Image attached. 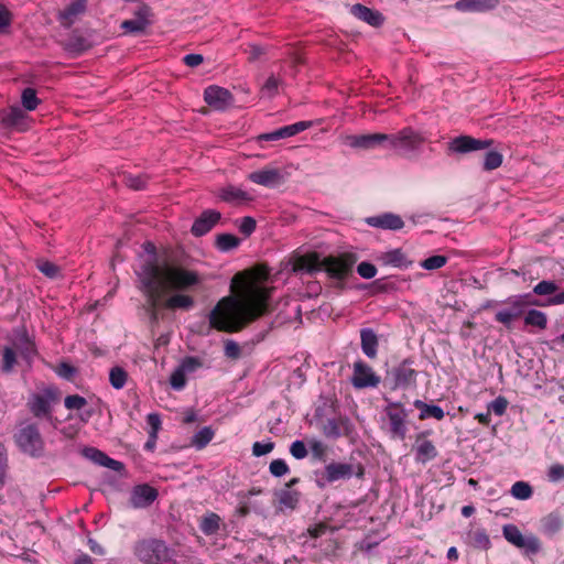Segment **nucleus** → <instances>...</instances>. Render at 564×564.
I'll use <instances>...</instances> for the list:
<instances>
[{
	"mask_svg": "<svg viewBox=\"0 0 564 564\" xmlns=\"http://www.w3.org/2000/svg\"><path fill=\"white\" fill-rule=\"evenodd\" d=\"M34 355V343L29 338L26 332L15 330L14 337L10 339V345H6L1 349L0 369L3 373H11L18 365V356L30 364Z\"/></svg>",
	"mask_w": 564,
	"mask_h": 564,
	"instance_id": "7ed1b4c3",
	"label": "nucleus"
},
{
	"mask_svg": "<svg viewBox=\"0 0 564 564\" xmlns=\"http://www.w3.org/2000/svg\"><path fill=\"white\" fill-rule=\"evenodd\" d=\"M507 406L508 401L503 397H498L492 402H490L488 410L494 412L496 415L501 416L506 413Z\"/></svg>",
	"mask_w": 564,
	"mask_h": 564,
	"instance_id": "69168bd1",
	"label": "nucleus"
},
{
	"mask_svg": "<svg viewBox=\"0 0 564 564\" xmlns=\"http://www.w3.org/2000/svg\"><path fill=\"white\" fill-rule=\"evenodd\" d=\"M503 538L524 554H536L541 551V542L534 534H522L516 524L508 523L502 527Z\"/></svg>",
	"mask_w": 564,
	"mask_h": 564,
	"instance_id": "9d476101",
	"label": "nucleus"
},
{
	"mask_svg": "<svg viewBox=\"0 0 564 564\" xmlns=\"http://www.w3.org/2000/svg\"><path fill=\"white\" fill-rule=\"evenodd\" d=\"M377 260L382 265H390L394 268H408L412 262L406 259V256L399 248L386 252H381Z\"/></svg>",
	"mask_w": 564,
	"mask_h": 564,
	"instance_id": "473e14b6",
	"label": "nucleus"
},
{
	"mask_svg": "<svg viewBox=\"0 0 564 564\" xmlns=\"http://www.w3.org/2000/svg\"><path fill=\"white\" fill-rule=\"evenodd\" d=\"M87 0H72L70 3L58 13V20L64 26H70L77 18L85 13Z\"/></svg>",
	"mask_w": 564,
	"mask_h": 564,
	"instance_id": "c85d7f7f",
	"label": "nucleus"
},
{
	"mask_svg": "<svg viewBox=\"0 0 564 564\" xmlns=\"http://www.w3.org/2000/svg\"><path fill=\"white\" fill-rule=\"evenodd\" d=\"M1 123L6 128L23 129L25 126L26 115L24 110L19 107H11L9 110H1Z\"/></svg>",
	"mask_w": 564,
	"mask_h": 564,
	"instance_id": "72a5a7b5",
	"label": "nucleus"
},
{
	"mask_svg": "<svg viewBox=\"0 0 564 564\" xmlns=\"http://www.w3.org/2000/svg\"><path fill=\"white\" fill-rule=\"evenodd\" d=\"M248 180L254 184L272 188L282 184L284 181V176L281 170L279 169L264 167L262 170L251 172L248 175Z\"/></svg>",
	"mask_w": 564,
	"mask_h": 564,
	"instance_id": "4be33fe9",
	"label": "nucleus"
},
{
	"mask_svg": "<svg viewBox=\"0 0 564 564\" xmlns=\"http://www.w3.org/2000/svg\"><path fill=\"white\" fill-rule=\"evenodd\" d=\"M437 456V449L432 441L424 440L415 447V459L419 463L425 464Z\"/></svg>",
	"mask_w": 564,
	"mask_h": 564,
	"instance_id": "58836bf2",
	"label": "nucleus"
},
{
	"mask_svg": "<svg viewBox=\"0 0 564 564\" xmlns=\"http://www.w3.org/2000/svg\"><path fill=\"white\" fill-rule=\"evenodd\" d=\"M59 401L58 389L47 386L33 392L28 398V409L36 419L52 420L53 408Z\"/></svg>",
	"mask_w": 564,
	"mask_h": 564,
	"instance_id": "423d86ee",
	"label": "nucleus"
},
{
	"mask_svg": "<svg viewBox=\"0 0 564 564\" xmlns=\"http://www.w3.org/2000/svg\"><path fill=\"white\" fill-rule=\"evenodd\" d=\"M144 256L139 258V267L135 269L139 286H145L152 291L159 270L163 264L159 262L155 246L148 241L143 243Z\"/></svg>",
	"mask_w": 564,
	"mask_h": 564,
	"instance_id": "39448f33",
	"label": "nucleus"
},
{
	"mask_svg": "<svg viewBox=\"0 0 564 564\" xmlns=\"http://www.w3.org/2000/svg\"><path fill=\"white\" fill-rule=\"evenodd\" d=\"M425 138L412 128H404L397 133L389 134L388 149H392L403 156L419 154Z\"/></svg>",
	"mask_w": 564,
	"mask_h": 564,
	"instance_id": "6e6552de",
	"label": "nucleus"
},
{
	"mask_svg": "<svg viewBox=\"0 0 564 564\" xmlns=\"http://www.w3.org/2000/svg\"><path fill=\"white\" fill-rule=\"evenodd\" d=\"M219 524L220 517L212 512L202 519L199 528L206 535H212L219 530Z\"/></svg>",
	"mask_w": 564,
	"mask_h": 564,
	"instance_id": "c03bdc74",
	"label": "nucleus"
},
{
	"mask_svg": "<svg viewBox=\"0 0 564 564\" xmlns=\"http://www.w3.org/2000/svg\"><path fill=\"white\" fill-rule=\"evenodd\" d=\"M312 127V121H299L293 124L281 127L274 131L259 135L260 141H278L293 137Z\"/></svg>",
	"mask_w": 564,
	"mask_h": 564,
	"instance_id": "5701e85b",
	"label": "nucleus"
},
{
	"mask_svg": "<svg viewBox=\"0 0 564 564\" xmlns=\"http://www.w3.org/2000/svg\"><path fill=\"white\" fill-rule=\"evenodd\" d=\"M204 100L216 110H225L232 106L234 96L228 89L213 85L205 89Z\"/></svg>",
	"mask_w": 564,
	"mask_h": 564,
	"instance_id": "a211bd4d",
	"label": "nucleus"
},
{
	"mask_svg": "<svg viewBox=\"0 0 564 564\" xmlns=\"http://www.w3.org/2000/svg\"><path fill=\"white\" fill-rule=\"evenodd\" d=\"M214 437V431L209 426H204L194 434L192 445L197 449L204 448Z\"/></svg>",
	"mask_w": 564,
	"mask_h": 564,
	"instance_id": "49530a36",
	"label": "nucleus"
},
{
	"mask_svg": "<svg viewBox=\"0 0 564 564\" xmlns=\"http://www.w3.org/2000/svg\"><path fill=\"white\" fill-rule=\"evenodd\" d=\"M240 239L231 234H220L216 238V247L221 252H228L240 245Z\"/></svg>",
	"mask_w": 564,
	"mask_h": 564,
	"instance_id": "a19ab883",
	"label": "nucleus"
},
{
	"mask_svg": "<svg viewBox=\"0 0 564 564\" xmlns=\"http://www.w3.org/2000/svg\"><path fill=\"white\" fill-rule=\"evenodd\" d=\"M202 366L203 362L198 357L188 356L182 359L178 368H181L184 373H191L196 371Z\"/></svg>",
	"mask_w": 564,
	"mask_h": 564,
	"instance_id": "5fc2aeb1",
	"label": "nucleus"
},
{
	"mask_svg": "<svg viewBox=\"0 0 564 564\" xmlns=\"http://www.w3.org/2000/svg\"><path fill=\"white\" fill-rule=\"evenodd\" d=\"M492 144V140H481L475 139L469 135H459L454 138L449 144L448 149L455 153H468L471 151H478L482 149H487Z\"/></svg>",
	"mask_w": 564,
	"mask_h": 564,
	"instance_id": "aec40b11",
	"label": "nucleus"
},
{
	"mask_svg": "<svg viewBox=\"0 0 564 564\" xmlns=\"http://www.w3.org/2000/svg\"><path fill=\"white\" fill-rule=\"evenodd\" d=\"M158 495V490L148 484L137 485L130 492L129 503L134 509H144L155 501Z\"/></svg>",
	"mask_w": 564,
	"mask_h": 564,
	"instance_id": "6ab92c4d",
	"label": "nucleus"
},
{
	"mask_svg": "<svg viewBox=\"0 0 564 564\" xmlns=\"http://www.w3.org/2000/svg\"><path fill=\"white\" fill-rule=\"evenodd\" d=\"M22 106L28 111H33L40 104V99L36 97L35 89L28 87L22 91L21 95Z\"/></svg>",
	"mask_w": 564,
	"mask_h": 564,
	"instance_id": "de8ad7c7",
	"label": "nucleus"
},
{
	"mask_svg": "<svg viewBox=\"0 0 564 564\" xmlns=\"http://www.w3.org/2000/svg\"><path fill=\"white\" fill-rule=\"evenodd\" d=\"M357 262V256L354 253H341L337 257H326L323 259L321 265L323 270L336 280L346 279L351 272Z\"/></svg>",
	"mask_w": 564,
	"mask_h": 564,
	"instance_id": "4468645a",
	"label": "nucleus"
},
{
	"mask_svg": "<svg viewBox=\"0 0 564 564\" xmlns=\"http://www.w3.org/2000/svg\"><path fill=\"white\" fill-rule=\"evenodd\" d=\"M498 0H459L456 8L462 11H486L498 6Z\"/></svg>",
	"mask_w": 564,
	"mask_h": 564,
	"instance_id": "4c0bfd02",
	"label": "nucleus"
},
{
	"mask_svg": "<svg viewBox=\"0 0 564 564\" xmlns=\"http://www.w3.org/2000/svg\"><path fill=\"white\" fill-rule=\"evenodd\" d=\"M412 362L408 359L394 367L390 375L393 378V388H406L416 380V371L411 367Z\"/></svg>",
	"mask_w": 564,
	"mask_h": 564,
	"instance_id": "b1692460",
	"label": "nucleus"
},
{
	"mask_svg": "<svg viewBox=\"0 0 564 564\" xmlns=\"http://www.w3.org/2000/svg\"><path fill=\"white\" fill-rule=\"evenodd\" d=\"M279 508L294 509L300 500V492L296 490L283 489L279 494Z\"/></svg>",
	"mask_w": 564,
	"mask_h": 564,
	"instance_id": "ea45409f",
	"label": "nucleus"
},
{
	"mask_svg": "<svg viewBox=\"0 0 564 564\" xmlns=\"http://www.w3.org/2000/svg\"><path fill=\"white\" fill-rule=\"evenodd\" d=\"M558 286L554 281L543 280L533 288V293L538 295H552Z\"/></svg>",
	"mask_w": 564,
	"mask_h": 564,
	"instance_id": "864d4df0",
	"label": "nucleus"
},
{
	"mask_svg": "<svg viewBox=\"0 0 564 564\" xmlns=\"http://www.w3.org/2000/svg\"><path fill=\"white\" fill-rule=\"evenodd\" d=\"M503 538L524 554H536L541 551V542L534 534H522L516 524L508 523L502 527Z\"/></svg>",
	"mask_w": 564,
	"mask_h": 564,
	"instance_id": "f8f14e48",
	"label": "nucleus"
},
{
	"mask_svg": "<svg viewBox=\"0 0 564 564\" xmlns=\"http://www.w3.org/2000/svg\"><path fill=\"white\" fill-rule=\"evenodd\" d=\"M186 373H184L181 368H176L171 377H170V384L174 390H182L186 384Z\"/></svg>",
	"mask_w": 564,
	"mask_h": 564,
	"instance_id": "680f3d73",
	"label": "nucleus"
},
{
	"mask_svg": "<svg viewBox=\"0 0 564 564\" xmlns=\"http://www.w3.org/2000/svg\"><path fill=\"white\" fill-rule=\"evenodd\" d=\"M366 223L375 228H380L384 230H400L404 227V221L402 218L393 213H382L376 216H371L366 218Z\"/></svg>",
	"mask_w": 564,
	"mask_h": 564,
	"instance_id": "393cba45",
	"label": "nucleus"
},
{
	"mask_svg": "<svg viewBox=\"0 0 564 564\" xmlns=\"http://www.w3.org/2000/svg\"><path fill=\"white\" fill-rule=\"evenodd\" d=\"M360 346L362 352L370 359L377 357L379 340L372 328H362L360 330Z\"/></svg>",
	"mask_w": 564,
	"mask_h": 564,
	"instance_id": "2f4dec72",
	"label": "nucleus"
},
{
	"mask_svg": "<svg viewBox=\"0 0 564 564\" xmlns=\"http://www.w3.org/2000/svg\"><path fill=\"white\" fill-rule=\"evenodd\" d=\"M220 217L221 215L219 212L214 209L204 210L200 216L193 223L191 232L195 237H202L206 235L219 221Z\"/></svg>",
	"mask_w": 564,
	"mask_h": 564,
	"instance_id": "a878e982",
	"label": "nucleus"
},
{
	"mask_svg": "<svg viewBox=\"0 0 564 564\" xmlns=\"http://www.w3.org/2000/svg\"><path fill=\"white\" fill-rule=\"evenodd\" d=\"M279 85L280 80L274 75H271L261 87V93L271 98L278 94Z\"/></svg>",
	"mask_w": 564,
	"mask_h": 564,
	"instance_id": "13d9d810",
	"label": "nucleus"
},
{
	"mask_svg": "<svg viewBox=\"0 0 564 564\" xmlns=\"http://www.w3.org/2000/svg\"><path fill=\"white\" fill-rule=\"evenodd\" d=\"M14 442L19 449L31 457L44 454V441L35 423L24 422L14 433Z\"/></svg>",
	"mask_w": 564,
	"mask_h": 564,
	"instance_id": "0eeeda50",
	"label": "nucleus"
},
{
	"mask_svg": "<svg viewBox=\"0 0 564 564\" xmlns=\"http://www.w3.org/2000/svg\"><path fill=\"white\" fill-rule=\"evenodd\" d=\"M82 453H83L84 457H86L87 459L91 460L93 463H95L99 466L107 467V468H109L113 471H118V473H120L124 469V465L121 462L109 457L107 454L99 451L98 448L85 447Z\"/></svg>",
	"mask_w": 564,
	"mask_h": 564,
	"instance_id": "cd10ccee",
	"label": "nucleus"
},
{
	"mask_svg": "<svg viewBox=\"0 0 564 564\" xmlns=\"http://www.w3.org/2000/svg\"><path fill=\"white\" fill-rule=\"evenodd\" d=\"M364 471L361 464L330 463L325 466L324 478L327 482H335L340 479H349L352 476L361 478Z\"/></svg>",
	"mask_w": 564,
	"mask_h": 564,
	"instance_id": "2eb2a0df",
	"label": "nucleus"
},
{
	"mask_svg": "<svg viewBox=\"0 0 564 564\" xmlns=\"http://www.w3.org/2000/svg\"><path fill=\"white\" fill-rule=\"evenodd\" d=\"M447 263V258L445 256L436 254L426 258L423 260L420 265L429 271L440 269Z\"/></svg>",
	"mask_w": 564,
	"mask_h": 564,
	"instance_id": "3c124183",
	"label": "nucleus"
},
{
	"mask_svg": "<svg viewBox=\"0 0 564 564\" xmlns=\"http://www.w3.org/2000/svg\"><path fill=\"white\" fill-rule=\"evenodd\" d=\"M151 10L148 6H141L134 13V17L129 20H124L121 23V29L126 33L141 34L151 24Z\"/></svg>",
	"mask_w": 564,
	"mask_h": 564,
	"instance_id": "412c9836",
	"label": "nucleus"
},
{
	"mask_svg": "<svg viewBox=\"0 0 564 564\" xmlns=\"http://www.w3.org/2000/svg\"><path fill=\"white\" fill-rule=\"evenodd\" d=\"M473 544L481 550H487L490 547V539L485 530L475 531L471 535Z\"/></svg>",
	"mask_w": 564,
	"mask_h": 564,
	"instance_id": "052dcab7",
	"label": "nucleus"
},
{
	"mask_svg": "<svg viewBox=\"0 0 564 564\" xmlns=\"http://www.w3.org/2000/svg\"><path fill=\"white\" fill-rule=\"evenodd\" d=\"M380 378L373 372L372 368L362 360L354 364V375L351 383L357 389L375 388L379 384Z\"/></svg>",
	"mask_w": 564,
	"mask_h": 564,
	"instance_id": "f3484780",
	"label": "nucleus"
},
{
	"mask_svg": "<svg viewBox=\"0 0 564 564\" xmlns=\"http://www.w3.org/2000/svg\"><path fill=\"white\" fill-rule=\"evenodd\" d=\"M502 164V154L498 151H488L484 159V170L492 171Z\"/></svg>",
	"mask_w": 564,
	"mask_h": 564,
	"instance_id": "09e8293b",
	"label": "nucleus"
},
{
	"mask_svg": "<svg viewBox=\"0 0 564 564\" xmlns=\"http://www.w3.org/2000/svg\"><path fill=\"white\" fill-rule=\"evenodd\" d=\"M414 406L420 410L419 419L426 420L433 417L437 421H441L445 416L444 410L436 404H427L421 400L414 401Z\"/></svg>",
	"mask_w": 564,
	"mask_h": 564,
	"instance_id": "e433bc0d",
	"label": "nucleus"
},
{
	"mask_svg": "<svg viewBox=\"0 0 564 564\" xmlns=\"http://www.w3.org/2000/svg\"><path fill=\"white\" fill-rule=\"evenodd\" d=\"M268 294L257 286H249L241 297H223L208 315L210 327L234 333L265 312Z\"/></svg>",
	"mask_w": 564,
	"mask_h": 564,
	"instance_id": "f257e3e1",
	"label": "nucleus"
},
{
	"mask_svg": "<svg viewBox=\"0 0 564 564\" xmlns=\"http://www.w3.org/2000/svg\"><path fill=\"white\" fill-rule=\"evenodd\" d=\"M350 12L359 20L368 23L371 26H379L383 23L382 14L360 3H356L351 7Z\"/></svg>",
	"mask_w": 564,
	"mask_h": 564,
	"instance_id": "7c9ffc66",
	"label": "nucleus"
},
{
	"mask_svg": "<svg viewBox=\"0 0 564 564\" xmlns=\"http://www.w3.org/2000/svg\"><path fill=\"white\" fill-rule=\"evenodd\" d=\"M358 274L364 279H372L377 274V268L370 262H360L357 265Z\"/></svg>",
	"mask_w": 564,
	"mask_h": 564,
	"instance_id": "774afa93",
	"label": "nucleus"
},
{
	"mask_svg": "<svg viewBox=\"0 0 564 564\" xmlns=\"http://www.w3.org/2000/svg\"><path fill=\"white\" fill-rule=\"evenodd\" d=\"M166 310H191L194 306V299L189 295L176 293L166 300H162L159 307Z\"/></svg>",
	"mask_w": 564,
	"mask_h": 564,
	"instance_id": "c9c22d12",
	"label": "nucleus"
},
{
	"mask_svg": "<svg viewBox=\"0 0 564 564\" xmlns=\"http://www.w3.org/2000/svg\"><path fill=\"white\" fill-rule=\"evenodd\" d=\"M561 528L562 520L557 516L550 514L543 520V531L549 535L557 533Z\"/></svg>",
	"mask_w": 564,
	"mask_h": 564,
	"instance_id": "8fccbe9b",
	"label": "nucleus"
},
{
	"mask_svg": "<svg viewBox=\"0 0 564 564\" xmlns=\"http://www.w3.org/2000/svg\"><path fill=\"white\" fill-rule=\"evenodd\" d=\"M508 311L518 318L524 311V308L529 305H540L536 301L532 300V295L530 293L519 294L511 296L507 300Z\"/></svg>",
	"mask_w": 564,
	"mask_h": 564,
	"instance_id": "f704fd0d",
	"label": "nucleus"
},
{
	"mask_svg": "<svg viewBox=\"0 0 564 564\" xmlns=\"http://www.w3.org/2000/svg\"><path fill=\"white\" fill-rule=\"evenodd\" d=\"M147 423L150 427L149 434L150 438H158V433L161 429V417L158 413H150L147 416Z\"/></svg>",
	"mask_w": 564,
	"mask_h": 564,
	"instance_id": "e2e57ef3",
	"label": "nucleus"
},
{
	"mask_svg": "<svg viewBox=\"0 0 564 564\" xmlns=\"http://www.w3.org/2000/svg\"><path fill=\"white\" fill-rule=\"evenodd\" d=\"M503 538L524 554H536L541 551V542L534 534H522L516 524L508 523L502 527Z\"/></svg>",
	"mask_w": 564,
	"mask_h": 564,
	"instance_id": "ddd939ff",
	"label": "nucleus"
},
{
	"mask_svg": "<svg viewBox=\"0 0 564 564\" xmlns=\"http://www.w3.org/2000/svg\"><path fill=\"white\" fill-rule=\"evenodd\" d=\"M346 144L354 149L371 150L376 148L388 149L389 134L387 133H369V134H351L346 137Z\"/></svg>",
	"mask_w": 564,
	"mask_h": 564,
	"instance_id": "dca6fc26",
	"label": "nucleus"
},
{
	"mask_svg": "<svg viewBox=\"0 0 564 564\" xmlns=\"http://www.w3.org/2000/svg\"><path fill=\"white\" fill-rule=\"evenodd\" d=\"M134 555L144 564H162L171 560V550L158 539L142 540L133 546Z\"/></svg>",
	"mask_w": 564,
	"mask_h": 564,
	"instance_id": "1a4fd4ad",
	"label": "nucleus"
},
{
	"mask_svg": "<svg viewBox=\"0 0 564 564\" xmlns=\"http://www.w3.org/2000/svg\"><path fill=\"white\" fill-rule=\"evenodd\" d=\"M219 197L231 205H242L252 200V196L248 192L232 185L221 188Z\"/></svg>",
	"mask_w": 564,
	"mask_h": 564,
	"instance_id": "c756f323",
	"label": "nucleus"
},
{
	"mask_svg": "<svg viewBox=\"0 0 564 564\" xmlns=\"http://www.w3.org/2000/svg\"><path fill=\"white\" fill-rule=\"evenodd\" d=\"M383 413L382 430L390 438L403 441L408 433L409 411L401 402L388 401Z\"/></svg>",
	"mask_w": 564,
	"mask_h": 564,
	"instance_id": "20e7f679",
	"label": "nucleus"
},
{
	"mask_svg": "<svg viewBox=\"0 0 564 564\" xmlns=\"http://www.w3.org/2000/svg\"><path fill=\"white\" fill-rule=\"evenodd\" d=\"M352 431V423L347 417L328 419L323 425V434L332 440H337L343 435H348Z\"/></svg>",
	"mask_w": 564,
	"mask_h": 564,
	"instance_id": "bb28decb",
	"label": "nucleus"
},
{
	"mask_svg": "<svg viewBox=\"0 0 564 564\" xmlns=\"http://www.w3.org/2000/svg\"><path fill=\"white\" fill-rule=\"evenodd\" d=\"M510 492L516 499L528 500L532 497L533 489L529 482L519 480L512 485Z\"/></svg>",
	"mask_w": 564,
	"mask_h": 564,
	"instance_id": "a18cd8bd",
	"label": "nucleus"
},
{
	"mask_svg": "<svg viewBox=\"0 0 564 564\" xmlns=\"http://www.w3.org/2000/svg\"><path fill=\"white\" fill-rule=\"evenodd\" d=\"M199 283V276L196 272L178 267L163 264L159 270L158 278L152 291L145 286H138L145 297L147 305L152 313V319H156V311L161 301L171 290H187Z\"/></svg>",
	"mask_w": 564,
	"mask_h": 564,
	"instance_id": "f03ea898",
	"label": "nucleus"
},
{
	"mask_svg": "<svg viewBox=\"0 0 564 564\" xmlns=\"http://www.w3.org/2000/svg\"><path fill=\"white\" fill-rule=\"evenodd\" d=\"M269 470L274 477H282L290 471V468L284 459H273L269 465Z\"/></svg>",
	"mask_w": 564,
	"mask_h": 564,
	"instance_id": "4d7b16f0",
	"label": "nucleus"
},
{
	"mask_svg": "<svg viewBox=\"0 0 564 564\" xmlns=\"http://www.w3.org/2000/svg\"><path fill=\"white\" fill-rule=\"evenodd\" d=\"M503 538L524 554H536L541 551V542L534 534H522L516 524L508 523L502 527Z\"/></svg>",
	"mask_w": 564,
	"mask_h": 564,
	"instance_id": "9b49d317",
	"label": "nucleus"
},
{
	"mask_svg": "<svg viewBox=\"0 0 564 564\" xmlns=\"http://www.w3.org/2000/svg\"><path fill=\"white\" fill-rule=\"evenodd\" d=\"M524 324L538 327L539 329H544L547 325L546 314L542 311L532 308L525 314Z\"/></svg>",
	"mask_w": 564,
	"mask_h": 564,
	"instance_id": "79ce46f5",
	"label": "nucleus"
},
{
	"mask_svg": "<svg viewBox=\"0 0 564 564\" xmlns=\"http://www.w3.org/2000/svg\"><path fill=\"white\" fill-rule=\"evenodd\" d=\"M127 379H128V373L122 367L115 366L110 369L109 382L113 389H116V390L122 389L127 383Z\"/></svg>",
	"mask_w": 564,
	"mask_h": 564,
	"instance_id": "37998d69",
	"label": "nucleus"
},
{
	"mask_svg": "<svg viewBox=\"0 0 564 564\" xmlns=\"http://www.w3.org/2000/svg\"><path fill=\"white\" fill-rule=\"evenodd\" d=\"M310 451H311L314 459H316L318 462H325L327 447L322 441H319V440L311 441L310 442Z\"/></svg>",
	"mask_w": 564,
	"mask_h": 564,
	"instance_id": "603ef678",
	"label": "nucleus"
},
{
	"mask_svg": "<svg viewBox=\"0 0 564 564\" xmlns=\"http://www.w3.org/2000/svg\"><path fill=\"white\" fill-rule=\"evenodd\" d=\"M87 404V400L79 394L67 395L64 405L68 410H80Z\"/></svg>",
	"mask_w": 564,
	"mask_h": 564,
	"instance_id": "bf43d9fd",
	"label": "nucleus"
},
{
	"mask_svg": "<svg viewBox=\"0 0 564 564\" xmlns=\"http://www.w3.org/2000/svg\"><path fill=\"white\" fill-rule=\"evenodd\" d=\"M124 184L134 191L143 189L147 184V177L143 175L128 174L123 176Z\"/></svg>",
	"mask_w": 564,
	"mask_h": 564,
	"instance_id": "6e6d98bb",
	"label": "nucleus"
},
{
	"mask_svg": "<svg viewBox=\"0 0 564 564\" xmlns=\"http://www.w3.org/2000/svg\"><path fill=\"white\" fill-rule=\"evenodd\" d=\"M290 453L296 459H303L308 454L305 443L300 440H296L291 444Z\"/></svg>",
	"mask_w": 564,
	"mask_h": 564,
	"instance_id": "0e129e2a",
	"label": "nucleus"
},
{
	"mask_svg": "<svg viewBox=\"0 0 564 564\" xmlns=\"http://www.w3.org/2000/svg\"><path fill=\"white\" fill-rule=\"evenodd\" d=\"M257 223L254 218L250 216H246L240 219V223L238 225V228L241 234H243L246 237L250 236L256 230Z\"/></svg>",
	"mask_w": 564,
	"mask_h": 564,
	"instance_id": "338daca9",
	"label": "nucleus"
}]
</instances>
